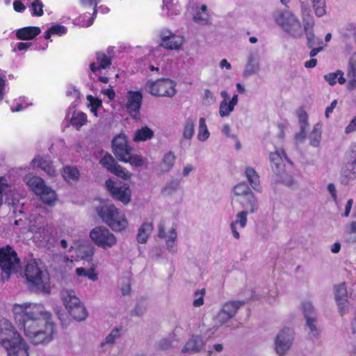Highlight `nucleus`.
<instances>
[{"instance_id":"f8f14e48","label":"nucleus","mask_w":356,"mask_h":356,"mask_svg":"<svg viewBox=\"0 0 356 356\" xmlns=\"http://www.w3.org/2000/svg\"><path fill=\"white\" fill-rule=\"evenodd\" d=\"M293 330L289 327L282 330L277 334L275 340V348L280 356L286 355L289 350L293 343Z\"/></svg>"},{"instance_id":"dca6fc26","label":"nucleus","mask_w":356,"mask_h":356,"mask_svg":"<svg viewBox=\"0 0 356 356\" xmlns=\"http://www.w3.org/2000/svg\"><path fill=\"white\" fill-rule=\"evenodd\" d=\"M158 236L165 240L166 248L169 252L173 254L177 252V234L175 228L171 227L165 232L163 222H160L158 225Z\"/></svg>"},{"instance_id":"b1692460","label":"nucleus","mask_w":356,"mask_h":356,"mask_svg":"<svg viewBox=\"0 0 356 356\" xmlns=\"http://www.w3.org/2000/svg\"><path fill=\"white\" fill-rule=\"evenodd\" d=\"M346 75L348 79L347 88L353 90L356 88V52L348 60Z\"/></svg>"},{"instance_id":"2f4dec72","label":"nucleus","mask_w":356,"mask_h":356,"mask_svg":"<svg viewBox=\"0 0 356 356\" xmlns=\"http://www.w3.org/2000/svg\"><path fill=\"white\" fill-rule=\"evenodd\" d=\"M238 104V95H233L229 101H222L219 106V115L222 118L228 117L234 110L235 106Z\"/></svg>"},{"instance_id":"473e14b6","label":"nucleus","mask_w":356,"mask_h":356,"mask_svg":"<svg viewBox=\"0 0 356 356\" xmlns=\"http://www.w3.org/2000/svg\"><path fill=\"white\" fill-rule=\"evenodd\" d=\"M40 33V29L37 26H28L17 31L16 36L22 40H32Z\"/></svg>"},{"instance_id":"20e7f679","label":"nucleus","mask_w":356,"mask_h":356,"mask_svg":"<svg viewBox=\"0 0 356 356\" xmlns=\"http://www.w3.org/2000/svg\"><path fill=\"white\" fill-rule=\"evenodd\" d=\"M63 305L72 318L77 321L86 320L88 314L86 307L72 290H65L62 293Z\"/></svg>"},{"instance_id":"f257e3e1","label":"nucleus","mask_w":356,"mask_h":356,"mask_svg":"<svg viewBox=\"0 0 356 356\" xmlns=\"http://www.w3.org/2000/svg\"><path fill=\"white\" fill-rule=\"evenodd\" d=\"M12 312L16 324L24 336L35 345L51 341L56 332L51 314L44 306L33 302L15 303Z\"/></svg>"},{"instance_id":"a211bd4d","label":"nucleus","mask_w":356,"mask_h":356,"mask_svg":"<svg viewBox=\"0 0 356 356\" xmlns=\"http://www.w3.org/2000/svg\"><path fill=\"white\" fill-rule=\"evenodd\" d=\"M142 99V94L138 91L128 92L126 108L130 115L134 119L139 118Z\"/></svg>"},{"instance_id":"2eb2a0df","label":"nucleus","mask_w":356,"mask_h":356,"mask_svg":"<svg viewBox=\"0 0 356 356\" xmlns=\"http://www.w3.org/2000/svg\"><path fill=\"white\" fill-rule=\"evenodd\" d=\"M6 196L5 202L8 205L13 207L15 209L19 207V195L15 193L12 189L11 186L8 184L6 179L0 177V205L3 202V196Z\"/></svg>"},{"instance_id":"7c9ffc66","label":"nucleus","mask_w":356,"mask_h":356,"mask_svg":"<svg viewBox=\"0 0 356 356\" xmlns=\"http://www.w3.org/2000/svg\"><path fill=\"white\" fill-rule=\"evenodd\" d=\"M97 64L92 63L90 67L92 72H96L101 69H106L111 65V58L104 52H97L96 55Z\"/></svg>"},{"instance_id":"6e6d98bb","label":"nucleus","mask_w":356,"mask_h":356,"mask_svg":"<svg viewBox=\"0 0 356 356\" xmlns=\"http://www.w3.org/2000/svg\"><path fill=\"white\" fill-rule=\"evenodd\" d=\"M345 160L356 162V142L350 145L345 154Z\"/></svg>"},{"instance_id":"5701e85b","label":"nucleus","mask_w":356,"mask_h":356,"mask_svg":"<svg viewBox=\"0 0 356 356\" xmlns=\"http://www.w3.org/2000/svg\"><path fill=\"white\" fill-rule=\"evenodd\" d=\"M340 179L343 184H348L356 179V162L345 160L341 168Z\"/></svg>"},{"instance_id":"4c0bfd02","label":"nucleus","mask_w":356,"mask_h":356,"mask_svg":"<svg viewBox=\"0 0 356 356\" xmlns=\"http://www.w3.org/2000/svg\"><path fill=\"white\" fill-rule=\"evenodd\" d=\"M324 79L330 85L334 86L338 81L340 84H344L346 81L343 71L338 70L334 72H330L324 75Z\"/></svg>"},{"instance_id":"cd10ccee","label":"nucleus","mask_w":356,"mask_h":356,"mask_svg":"<svg viewBox=\"0 0 356 356\" xmlns=\"http://www.w3.org/2000/svg\"><path fill=\"white\" fill-rule=\"evenodd\" d=\"M32 165L35 167L40 168L49 177H54L56 171L52 165L51 162L44 157L37 156L32 160Z\"/></svg>"},{"instance_id":"4468645a","label":"nucleus","mask_w":356,"mask_h":356,"mask_svg":"<svg viewBox=\"0 0 356 356\" xmlns=\"http://www.w3.org/2000/svg\"><path fill=\"white\" fill-rule=\"evenodd\" d=\"M106 186L111 196L121 202L124 204H127L131 200V191L125 185H117L115 183L108 179L106 181Z\"/></svg>"},{"instance_id":"7ed1b4c3","label":"nucleus","mask_w":356,"mask_h":356,"mask_svg":"<svg viewBox=\"0 0 356 356\" xmlns=\"http://www.w3.org/2000/svg\"><path fill=\"white\" fill-rule=\"evenodd\" d=\"M97 212L102 220L115 232H122L128 226L125 214L112 204L100 207Z\"/></svg>"},{"instance_id":"e2e57ef3","label":"nucleus","mask_w":356,"mask_h":356,"mask_svg":"<svg viewBox=\"0 0 356 356\" xmlns=\"http://www.w3.org/2000/svg\"><path fill=\"white\" fill-rule=\"evenodd\" d=\"M281 178V181L289 186L293 187L298 185L297 181L291 175L282 172V175H278Z\"/></svg>"},{"instance_id":"a18cd8bd","label":"nucleus","mask_w":356,"mask_h":356,"mask_svg":"<svg viewBox=\"0 0 356 356\" xmlns=\"http://www.w3.org/2000/svg\"><path fill=\"white\" fill-rule=\"evenodd\" d=\"M154 132L147 127H143L136 130L134 134V141H145L153 137Z\"/></svg>"},{"instance_id":"aec40b11","label":"nucleus","mask_w":356,"mask_h":356,"mask_svg":"<svg viewBox=\"0 0 356 356\" xmlns=\"http://www.w3.org/2000/svg\"><path fill=\"white\" fill-rule=\"evenodd\" d=\"M334 296L339 312L341 315L348 312L349 305L348 302L347 289L345 283H340L334 286Z\"/></svg>"},{"instance_id":"412c9836","label":"nucleus","mask_w":356,"mask_h":356,"mask_svg":"<svg viewBox=\"0 0 356 356\" xmlns=\"http://www.w3.org/2000/svg\"><path fill=\"white\" fill-rule=\"evenodd\" d=\"M205 344L206 342L200 336H192V337L186 342L181 349V353L186 355L197 353L204 348Z\"/></svg>"},{"instance_id":"864d4df0","label":"nucleus","mask_w":356,"mask_h":356,"mask_svg":"<svg viewBox=\"0 0 356 356\" xmlns=\"http://www.w3.org/2000/svg\"><path fill=\"white\" fill-rule=\"evenodd\" d=\"M100 163L102 165L103 167L106 168L110 172L117 164L114 158L109 154H106L100 160Z\"/></svg>"},{"instance_id":"a19ab883","label":"nucleus","mask_w":356,"mask_h":356,"mask_svg":"<svg viewBox=\"0 0 356 356\" xmlns=\"http://www.w3.org/2000/svg\"><path fill=\"white\" fill-rule=\"evenodd\" d=\"M121 336V327H115L111 330L104 340L102 342V347L105 346H112Z\"/></svg>"},{"instance_id":"ddd939ff","label":"nucleus","mask_w":356,"mask_h":356,"mask_svg":"<svg viewBox=\"0 0 356 356\" xmlns=\"http://www.w3.org/2000/svg\"><path fill=\"white\" fill-rule=\"evenodd\" d=\"M3 347L7 356H29V346L21 335Z\"/></svg>"},{"instance_id":"f03ea898","label":"nucleus","mask_w":356,"mask_h":356,"mask_svg":"<svg viewBox=\"0 0 356 356\" xmlns=\"http://www.w3.org/2000/svg\"><path fill=\"white\" fill-rule=\"evenodd\" d=\"M276 24L289 35L293 38H300L303 35V29L298 17L288 10H277L273 13Z\"/></svg>"},{"instance_id":"3c124183","label":"nucleus","mask_w":356,"mask_h":356,"mask_svg":"<svg viewBox=\"0 0 356 356\" xmlns=\"http://www.w3.org/2000/svg\"><path fill=\"white\" fill-rule=\"evenodd\" d=\"M309 138L311 145L313 147H318L319 145L321 138V131L318 124L314 127Z\"/></svg>"},{"instance_id":"c03bdc74","label":"nucleus","mask_w":356,"mask_h":356,"mask_svg":"<svg viewBox=\"0 0 356 356\" xmlns=\"http://www.w3.org/2000/svg\"><path fill=\"white\" fill-rule=\"evenodd\" d=\"M38 195L42 202L49 205L54 204L57 200L55 191L48 186H46Z\"/></svg>"},{"instance_id":"a878e982","label":"nucleus","mask_w":356,"mask_h":356,"mask_svg":"<svg viewBox=\"0 0 356 356\" xmlns=\"http://www.w3.org/2000/svg\"><path fill=\"white\" fill-rule=\"evenodd\" d=\"M282 155H284L282 149L276 150L270 154L271 168L277 175H282V172H284Z\"/></svg>"},{"instance_id":"0e129e2a","label":"nucleus","mask_w":356,"mask_h":356,"mask_svg":"<svg viewBox=\"0 0 356 356\" xmlns=\"http://www.w3.org/2000/svg\"><path fill=\"white\" fill-rule=\"evenodd\" d=\"M302 309L305 314V318L307 317H312L314 312V307L309 301H305L302 303Z\"/></svg>"},{"instance_id":"4d7b16f0","label":"nucleus","mask_w":356,"mask_h":356,"mask_svg":"<svg viewBox=\"0 0 356 356\" xmlns=\"http://www.w3.org/2000/svg\"><path fill=\"white\" fill-rule=\"evenodd\" d=\"M93 17L87 15H81L76 19V23L81 26H90L93 22Z\"/></svg>"},{"instance_id":"13d9d810","label":"nucleus","mask_w":356,"mask_h":356,"mask_svg":"<svg viewBox=\"0 0 356 356\" xmlns=\"http://www.w3.org/2000/svg\"><path fill=\"white\" fill-rule=\"evenodd\" d=\"M307 325L309 327L310 332L309 334L314 337H316L318 334V330L316 328L315 321L316 318L314 316L307 317L306 318Z\"/></svg>"},{"instance_id":"9d476101","label":"nucleus","mask_w":356,"mask_h":356,"mask_svg":"<svg viewBox=\"0 0 356 356\" xmlns=\"http://www.w3.org/2000/svg\"><path fill=\"white\" fill-rule=\"evenodd\" d=\"M301 4V16L304 24L303 33H305L307 46L309 48L320 46L322 44L323 41L314 35V21L310 15L309 10L303 2H302Z\"/></svg>"},{"instance_id":"9b49d317","label":"nucleus","mask_w":356,"mask_h":356,"mask_svg":"<svg viewBox=\"0 0 356 356\" xmlns=\"http://www.w3.org/2000/svg\"><path fill=\"white\" fill-rule=\"evenodd\" d=\"M30 231L33 234L34 238L42 243L48 242L50 239L51 227L42 216H39L34 222H31Z\"/></svg>"},{"instance_id":"bb28decb","label":"nucleus","mask_w":356,"mask_h":356,"mask_svg":"<svg viewBox=\"0 0 356 356\" xmlns=\"http://www.w3.org/2000/svg\"><path fill=\"white\" fill-rule=\"evenodd\" d=\"M259 56L257 53H252L250 54L247 64L243 70L244 76H250L259 72Z\"/></svg>"},{"instance_id":"72a5a7b5","label":"nucleus","mask_w":356,"mask_h":356,"mask_svg":"<svg viewBox=\"0 0 356 356\" xmlns=\"http://www.w3.org/2000/svg\"><path fill=\"white\" fill-rule=\"evenodd\" d=\"M154 226L152 222H145L138 229L136 240L140 243H146Z\"/></svg>"},{"instance_id":"e433bc0d","label":"nucleus","mask_w":356,"mask_h":356,"mask_svg":"<svg viewBox=\"0 0 356 356\" xmlns=\"http://www.w3.org/2000/svg\"><path fill=\"white\" fill-rule=\"evenodd\" d=\"M26 181L29 187L37 195L41 193V192H42L44 188L47 186L44 184V181L38 177L27 176L26 177Z\"/></svg>"},{"instance_id":"58836bf2","label":"nucleus","mask_w":356,"mask_h":356,"mask_svg":"<svg viewBox=\"0 0 356 356\" xmlns=\"http://www.w3.org/2000/svg\"><path fill=\"white\" fill-rule=\"evenodd\" d=\"M96 266L92 264L90 268L87 270L84 268H76L75 271L76 275L79 277H87L90 280L95 282L99 279L98 273L95 271Z\"/></svg>"},{"instance_id":"338daca9","label":"nucleus","mask_w":356,"mask_h":356,"mask_svg":"<svg viewBox=\"0 0 356 356\" xmlns=\"http://www.w3.org/2000/svg\"><path fill=\"white\" fill-rule=\"evenodd\" d=\"M157 348L162 350H168L172 348V341L166 338L161 339L157 343Z\"/></svg>"},{"instance_id":"79ce46f5","label":"nucleus","mask_w":356,"mask_h":356,"mask_svg":"<svg viewBox=\"0 0 356 356\" xmlns=\"http://www.w3.org/2000/svg\"><path fill=\"white\" fill-rule=\"evenodd\" d=\"M62 175L68 182L76 181L80 177V172L76 167L66 166L63 168Z\"/></svg>"},{"instance_id":"8fccbe9b","label":"nucleus","mask_w":356,"mask_h":356,"mask_svg":"<svg viewBox=\"0 0 356 356\" xmlns=\"http://www.w3.org/2000/svg\"><path fill=\"white\" fill-rule=\"evenodd\" d=\"M312 4L315 14L320 17L325 14V3L324 0H308Z\"/></svg>"},{"instance_id":"09e8293b","label":"nucleus","mask_w":356,"mask_h":356,"mask_svg":"<svg viewBox=\"0 0 356 356\" xmlns=\"http://www.w3.org/2000/svg\"><path fill=\"white\" fill-rule=\"evenodd\" d=\"M87 122V116L83 112H74L70 122L72 125L76 127L77 129L81 127Z\"/></svg>"},{"instance_id":"5fc2aeb1","label":"nucleus","mask_w":356,"mask_h":356,"mask_svg":"<svg viewBox=\"0 0 356 356\" xmlns=\"http://www.w3.org/2000/svg\"><path fill=\"white\" fill-rule=\"evenodd\" d=\"M124 163H129L132 166L140 167L144 163L143 158L139 155H132L131 152L127 156L125 161H122Z\"/></svg>"},{"instance_id":"37998d69","label":"nucleus","mask_w":356,"mask_h":356,"mask_svg":"<svg viewBox=\"0 0 356 356\" xmlns=\"http://www.w3.org/2000/svg\"><path fill=\"white\" fill-rule=\"evenodd\" d=\"M232 191L238 199H241L248 195L249 193H251L252 191L246 183L240 182L234 186Z\"/></svg>"},{"instance_id":"6e6552de","label":"nucleus","mask_w":356,"mask_h":356,"mask_svg":"<svg viewBox=\"0 0 356 356\" xmlns=\"http://www.w3.org/2000/svg\"><path fill=\"white\" fill-rule=\"evenodd\" d=\"M243 305V302L241 301H227L224 303L218 314L213 317V329L214 331L234 318L238 309Z\"/></svg>"},{"instance_id":"f704fd0d","label":"nucleus","mask_w":356,"mask_h":356,"mask_svg":"<svg viewBox=\"0 0 356 356\" xmlns=\"http://www.w3.org/2000/svg\"><path fill=\"white\" fill-rule=\"evenodd\" d=\"M245 175L249 181L251 187L256 191L261 192L259 177L255 170L251 167H248L245 170Z\"/></svg>"},{"instance_id":"1a4fd4ad","label":"nucleus","mask_w":356,"mask_h":356,"mask_svg":"<svg viewBox=\"0 0 356 356\" xmlns=\"http://www.w3.org/2000/svg\"><path fill=\"white\" fill-rule=\"evenodd\" d=\"M90 237L95 245L104 250L111 248L117 243L115 236L103 226L93 228L90 232Z\"/></svg>"},{"instance_id":"423d86ee","label":"nucleus","mask_w":356,"mask_h":356,"mask_svg":"<svg viewBox=\"0 0 356 356\" xmlns=\"http://www.w3.org/2000/svg\"><path fill=\"white\" fill-rule=\"evenodd\" d=\"M0 267L3 280H8L11 274L17 273L20 268L19 259L10 246L0 248Z\"/></svg>"},{"instance_id":"603ef678","label":"nucleus","mask_w":356,"mask_h":356,"mask_svg":"<svg viewBox=\"0 0 356 356\" xmlns=\"http://www.w3.org/2000/svg\"><path fill=\"white\" fill-rule=\"evenodd\" d=\"M111 172L124 180H128L131 177V172L118 164L112 169Z\"/></svg>"},{"instance_id":"49530a36","label":"nucleus","mask_w":356,"mask_h":356,"mask_svg":"<svg viewBox=\"0 0 356 356\" xmlns=\"http://www.w3.org/2000/svg\"><path fill=\"white\" fill-rule=\"evenodd\" d=\"M195 134V122L193 119H187L183 125L182 137L191 140Z\"/></svg>"},{"instance_id":"774afa93","label":"nucleus","mask_w":356,"mask_h":356,"mask_svg":"<svg viewBox=\"0 0 356 356\" xmlns=\"http://www.w3.org/2000/svg\"><path fill=\"white\" fill-rule=\"evenodd\" d=\"M50 31L52 32L53 34L62 35L66 32V29L63 26L56 24L50 28Z\"/></svg>"},{"instance_id":"6ab92c4d","label":"nucleus","mask_w":356,"mask_h":356,"mask_svg":"<svg viewBox=\"0 0 356 356\" xmlns=\"http://www.w3.org/2000/svg\"><path fill=\"white\" fill-rule=\"evenodd\" d=\"M113 150L116 158L120 161H125L131 152V148L127 145L125 136L119 135L113 140Z\"/></svg>"},{"instance_id":"39448f33","label":"nucleus","mask_w":356,"mask_h":356,"mask_svg":"<svg viewBox=\"0 0 356 356\" xmlns=\"http://www.w3.org/2000/svg\"><path fill=\"white\" fill-rule=\"evenodd\" d=\"M24 275L30 286L45 291L49 280L48 274L38 266L36 261L31 260L26 264Z\"/></svg>"},{"instance_id":"69168bd1","label":"nucleus","mask_w":356,"mask_h":356,"mask_svg":"<svg viewBox=\"0 0 356 356\" xmlns=\"http://www.w3.org/2000/svg\"><path fill=\"white\" fill-rule=\"evenodd\" d=\"M203 101L205 104L211 105L216 102V99L209 89H205L204 90Z\"/></svg>"},{"instance_id":"680f3d73","label":"nucleus","mask_w":356,"mask_h":356,"mask_svg":"<svg viewBox=\"0 0 356 356\" xmlns=\"http://www.w3.org/2000/svg\"><path fill=\"white\" fill-rule=\"evenodd\" d=\"M350 32H356V22H349L343 27V37L348 39L350 37Z\"/></svg>"},{"instance_id":"ea45409f","label":"nucleus","mask_w":356,"mask_h":356,"mask_svg":"<svg viewBox=\"0 0 356 356\" xmlns=\"http://www.w3.org/2000/svg\"><path fill=\"white\" fill-rule=\"evenodd\" d=\"M210 137V132L207 128L206 120L204 118L199 120L197 138L200 142L207 141Z\"/></svg>"},{"instance_id":"052dcab7","label":"nucleus","mask_w":356,"mask_h":356,"mask_svg":"<svg viewBox=\"0 0 356 356\" xmlns=\"http://www.w3.org/2000/svg\"><path fill=\"white\" fill-rule=\"evenodd\" d=\"M308 126L307 122L302 120L300 122V131L296 135V140L298 143H302L306 137V129Z\"/></svg>"},{"instance_id":"c756f323","label":"nucleus","mask_w":356,"mask_h":356,"mask_svg":"<svg viewBox=\"0 0 356 356\" xmlns=\"http://www.w3.org/2000/svg\"><path fill=\"white\" fill-rule=\"evenodd\" d=\"M237 200L243 207L248 209L250 213H254L259 209L258 200L252 191L245 197Z\"/></svg>"},{"instance_id":"f3484780","label":"nucleus","mask_w":356,"mask_h":356,"mask_svg":"<svg viewBox=\"0 0 356 356\" xmlns=\"http://www.w3.org/2000/svg\"><path fill=\"white\" fill-rule=\"evenodd\" d=\"M20 334L7 319L0 320V343L2 346L15 339Z\"/></svg>"},{"instance_id":"de8ad7c7","label":"nucleus","mask_w":356,"mask_h":356,"mask_svg":"<svg viewBox=\"0 0 356 356\" xmlns=\"http://www.w3.org/2000/svg\"><path fill=\"white\" fill-rule=\"evenodd\" d=\"M30 3L28 5L31 10L33 16L40 17L44 14L43 7L44 5L41 0H29Z\"/></svg>"},{"instance_id":"c9c22d12","label":"nucleus","mask_w":356,"mask_h":356,"mask_svg":"<svg viewBox=\"0 0 356 356\" xmlns=\"http://www.w3.org/2000/svg\"><path fill=\"white\" fill-rule=\"evenodd\" d=\"M180 189V183L177 179H171L163 187L161 192L165 197H172Z\"/></svg>"},{"instance_id":"393cba45","label":"nucleus","mask_w":356,"mask_h":356,"mask_svg":"<svg viewBox=\"0 0 356 356\" xmlns=\"http://www.w3.org/2000/svg\"><path fill=\"white\" fill-rule=\"evenodd\" d=\"M248 211L245 210L239 211L236 215V219L229 225L232 235L236 239H238L240 238V234L237 231L236 226L239 225L241 228L245 227L248 222Z\"/></svg>"},{"instance_id":"4be33fe9","label":"nucleus","mask_w":356,"mask_h":356,"mask_svg":"<svg viewBox=\"0 0 356 356\" xmlns=\"http://www.w3.org/2000/svg\"><path fill=\"white\" fill-rule=\"evenodd\" d=\"M184 42V38L177 35L174 33H169L168 35L161 33V46L168 49H179Z\"/></svg>"},{"instance_id":"bf43d9fd","label":"nucleus","mask_w":356,"mask_h":356,"mask_svg":"<svg viewBox=\"0 0 356 356\" xmlns=\"http://www.w3.org/2000/svg\"><path fill=\"white\" fill-rule=\"evenodd\" d=\"M346 233L350 236L349 241L356 243V221H353L346 229Z\"/></svg>"},{"instance_id":"c85d7f7f","label":"nucleus","mask_w":356,"mask_h":356,"mask_svg":"<svg viewBox=\"0 0 356 356\" xmlns=\"http://www.w3.org/2000/svg\"><path fill=\"white\" fill-rule=\"evenodd\" d=\"M175 159L176 156L174 152L170 151L165 153L159 165V172L164 174L170 171L175 165Z\"/></svg>"},{"instance_id":"0eeeda50","label":"nucleus","mask_w":356,"mask_h":356,"mask_svg":"<svg viewBox=\"0 0 356 356\" xmlns=\"http://www.w3.org/2000/svg\"><path fill=\"white\" fill-rule=\"evenodd\" d=\"M176 83L169 79H160L148 81L145 86V90L153 96L172 97L175 95Z\"/></svg>"}]
</instances>
